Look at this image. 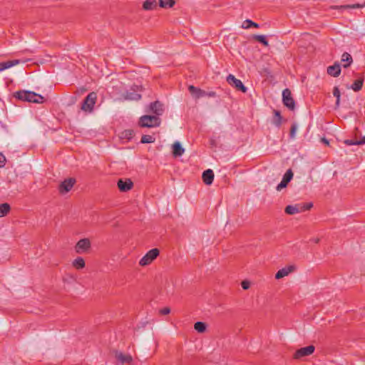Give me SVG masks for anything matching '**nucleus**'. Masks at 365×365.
I'll use <instances>...</instances> for the list:
<instances>
[{
  "label": "nucleus",
  "mask_w": 365,
  "mask_h": 365,
  "mask_svg": "<svg viewBox=\"0 0 365 365\" xmlns=\"http://www.w3.org/2000/svg\"><path fill=\"white\" fill-rule=\"evenodd\" d=\"M159 117L152 115H144L139 118L138 125L142 128H155L160 125Z\"/></svg>",
  "instance_id": "f257e3e1"
},
{
  "label": "nucleus",
  "mask_w": 365,
  "mask_h": 365,
  "mask_svg": "<svg viewBox=\"0 0 365 365\" xmlns=\"http://www.w3.org/2000/svg\"><path fill=\"white\" fill-rule=\"evenodd\" d=\"M96 101L97 93L96 92L89 93L82 102L81 110L86 113H91L93 110Z\"/></svg>",
  "instance_id": "f03ea898"
},
{
  "label": "nucleus",
  "mask_w": 365,
  "mask_h": 365,
  "mask_svg": "<svg viewBox=\"0 0 365 365\" xmlns=\"http://www.w3.org/2000/svg\"><path fill=\"white\" fill-rule=\"evenodd\" d=\"M188 91L191 93V95L196 99L205 96L210 98H213L216 96V93L214 91L207 92L192 85L188 87Z\"/></svg>",
  "instance_id": "7ed1b4c3"
},
{
  "label": "nucleus",
  "mask_w": 365,
  "mask_h": 365,
  "mask_svg": "<svg viewBox=\"0 0 365 365\" xmlns=\"http://www.w3.org/2000/svg\"><path fill=\"white\" fill-rule=\"evenodd\" d=\"M160 254V250L158 248H153L148 251L145 256H143L139 262V264L142 267L150 264L155 260Z\"/></svg>",
  "instance_id": "20e7f679"
},
{
  "label": "nucleus",
  "mask_w": 365,
  "mask_h": 365,
  "mask_svg": "<svg viewBox=\"0 0 365 365\" xmlns=\"http://www.w3.org/2000/svg\"><path fill=\"white\" fill-rule=\"evenodd\" d=\"M14 96L22 101H27L30 103H34L36 99V93L30 91L21 90L16 91L14 93Z\"/></svg>",
  "instance_id": "39448f33"
},
{
  "label": "nucleus",
  "mask_w": 365,
  "mask_h": 365,
  "mask_svg": "<svg viewBox=\"0 0 365 365\" xmlns=\"http://www.w3.org/2000/svg\"><path fill=\"white\" fill-rule=\"evenodd\" d=\"M282 102L284 106L290 110H294L296 108L295 101L294 100L292 92L289 88H285L282 91Z\"/></svg>",
  "instance_id": "423d86ee"
},
{
  "label": "nucleus",
  "mask_w": 365,
  "mask_h": 365,
  "mask_svg": "<svg viewBox=\"0 0 365 365\" xmlns=\"http://www.w3.org/2000/svg\"><path fill=\"white\" fill-rule=\"evenodd\" d=\"M142 91V86H138V85H133L131 88L130 91H126L123 94V99L128 100V101H138L141 98V95L139 93H137V91Z\"/></svg>",
  "instance_id": "0eeeda50"
},
{
  "label": "nucleus",
  "mask_w": 365,
  "mask_h": 365,
  "mask_svg": "<svg viewBox=\"0 0 365 365\" xmlns=\"http://www.w3.org/2000/svg\"><path fill=\"white\" fill-rule=\"evenodd\" d=\"M147 113H152L159 117L164 112V105L159 101L150 103L145 109Z\"/></svg>",
  "instance_id": "6e6552de"
},
{
  "label": "nucleus",
  "mask_w": 365,
  "mask_h": 365,
  "mask_svg": "<svg viewBox=\"0 0 365 365\" xmlns=\"http://www.w3.org/2000/svg\"><path fill=\"white\" fill-rule=\"evenodd\" d=\"M91 247V243L88 238L80 240L75 246V251L78 254H83L88 252Z\"/></svg>",
  "instance_id": "1a4fd4ad"
},
{
  "label": "nucleus",
  "mask_w": 365,
  "mask_h": 365,
  "mask_svg": "<svg viewBox=\"0 0 365 365\" xmlns=\"http://www.w3.org/2000/svg\"><path fill=\"white\" fill-rule=\"evenodd\" d=\"M227 82L234 88H235L237 91H240L244 93H245L247 91V88L245 86L242 82L236 78L235 76L232 74H229L227 76Z\"/></svg>",
  "instance_id": "9d476101"
},
{
  "label": "nucleus",
  "mask_w": 365,
  "mask_h": 365,
  "mask_svg": "<svg viewBox=\"0 0 365 365\" xmlns=\"http://www.w3.org/2000/svg\"><path fill=\"white\" fill-rule=\"evenodd\" d=\"M315 347L313 345H309L305 347L297 349L294 354V359H300L302 357L309 356L314 353Z\"/></svg>",
  "instance_id": "9b49d317"
},
{
  "label": "nucleus",
  "mask_w": 365,
  "mask_h": 365,
  "mask_svg": "<svg viewBox=\"0 0 365 365\" xmlns=\"http://www.w3.org/2000/svg\"><path fill=\"white\" fill-rule=\"evenodd\" d=\"M76 183V179L69 178L61 182L58 186L59 192L65 194L69 192Z\"/></svg>",
  "instance_id": "f8f14e48"
},
{
  "label": "nucleus",
  "mask_w": 365,
  "mask_h": 365,
  "mask_svg": "<svg viewBox=\"0 0 365 365\" xmlns=\"http://www.w3.org/2000/svg\"><path fill=\"white\" fill-rule=\"evenodd\" d=\"M118 187L120 192H128L133 187V182L130 178L119 179L117 182Z\"/></svg>",
  "instance_id": "ddd939ff"
},
{
  "label": "nucleus",
  "mask_w": 365,
  "mask_h": 365,
  "mask_svg": "<svg viewBox=\"0 0 365 365\" xmlns=\"http://www.w3.org/2000/svg\"><path fill=\"white\" fill-rule=\"evenodd\" d=\"M296 269H297V267L294 264L283 267L282 269H281L277 272V273L275 274V279H282L284 277L287 276L289 274L294 272Z\"/></svg>",
  "instance_id": "4468645a"
},
{
  "label": "nucleus",
  "mask_w": 365,
  "mask_h": 365,
  "mask_svg": "<svg viewBox=\"0 0 365 365\" xmlns=\"http://www.w3.org/2000/svg\"><path fill=\"white\" fill-rule=\"evenodd\" d=\"M327 73L333 77H338L341 73V66L338 62H335L334 65L327 67Z\"/></svg>",
  "instance_id": "2eb2a0df"
},
{
  "label": "nucleus",
  "mask_w": 365,
  "mask_h": 365,
  "mask_svg": "<svg viewBox=\"0 0 365 365\" xmlns=\"http://www.w3.org/2000/svg\"><path fill=\"white\" fill-rule=\"evenodd\" d=\"M202 180L205 185H210L214 180V173L211 169H207L202 173Z\"/></svg>",
  "instance_id": "dca6fc26"
},
{
  "label": "nucleus",
  "mask_w": 365,
  "mask_h": 365,
  "mask_svg": "<svg viewBox=\"0 0 365 365\" xmlns=\"http://www.w3.org/2000/svg\"><path fill=\"white\" fill-rule=\"evenodd\" d=\"M185 152V149L182 148L181 143L176 141L173 145V155L175 157L181 156Z\"/></svg>",
  "instance_id": "f3484780"
},
{
  "label": "nucleus",
  "mask_w": 365,
  "mask_h": 365,
  "mask_svg": "<svg viewBox=\"0 0 365 365\" xmlns=\"http://www.w3.org/2000/svg\"><path fill=\"white\" fill-rule=\"evenodd\" d=\"M365 6V3L363 4H346V5H340V6H331V9H360Z\"/></svg>",
  "instance_id": "a211bd4d"
},
{
  "label": "nucleus",
  "mask_w": 365,
  "mask_h": 365,
  "mask_svg": "<svg viewBox=\"0 0 365 365\" xmlns=\"http://www.w3.org/2000/svg\"><path fill=\"white\" fill-rule=\"evenodd\" d=\"M19 63L20 60L17 59L0 62V71L9 68L19 64Z\"/></svg>",
  "instance_id": "6ab92c4d"
},
{
  "label": "nucleus",
  "mask_w": 365,
  "mask_h": 365,
  "mask_svg": "<svg viewBox=\"0 0 365 365\" xmlns=\"http://www.w3.org/2000/svg\"><path fill=\"white\" fill-rule=\"evenodd\" d=\"M364 84V78L360 77L356 81H354L352 85L350 86V88H351L354 91L358 92L361 90Z\"/></svg>",
  "instance_id": "aec40b11"
},
{
  "label": "nucleus",
  "mask_w": 365,
  "mask_h": 365,
  "mask_svg": "<svg viewBox=\"0 0 365 365\" xmlns=\"http://www.w3.org/2000/svg\"><path fill=\"white\" fill-rule=\"evenodd\" d=\"M157 7L156 0H146L143 4V9L145 11L153 10Z\"/></svg>",
  "instance_id": "412c9836"
},
{
  "label": "nucleus",
  "mask_w": 365,
  "mask_h": 365,
  "mask_svg": "<svg viewBox=\"0 0 365 365\" xmlns=\"http://www.w3.org/2000/svg\"><path fill=\"white\" fill-rule=\"evenodd\" d=\"M285 213L287 215H294L300 212L299 205H287L284 209Z\"/></svg>",
  "instance_id": "4be33fe9"
},
{
  "label": "nucleus",
  "mask_w": 365,
  "mask_h": 365,
  "mask_svg": "<svg viewBox=\"0 0 365 365\" xmlns=\"http://www.w3.org/2000/svg\"><path fill=\"white\" fill-rule=\"evenodd\" d=\"M72 265L77 269H81L85 267L86 264L84 259L81 257H78L76 259H75L73 262Z\"/></svg>",
  "instance_id": "5701e85b"
},
{
  "label": "nucleus",
  "mask_w": 365,
  "mask_h": 365,
  "mask_svg": "<svg viewBox=\"0 0 365 365\" xmlns=\"http://www.w3.org/2000/svg\"><path fill=\"white\" fill-rule=\"evenodd\" d=\"M341 61L346 63L343 65V67L348 68L350 66V65L351 64V63L353 61L352 57L349 53L344 52L341 56Z\"/></svg>",
  "instance_id": "b1692460"
},
{
  "label": "nucleus",
  "mask_w": 365,
  "mask_h": 365,
  "mask_svg": "<svg viewBox=\"0 0 365 365\" xmlns=\"http://www.w3.org/2000/svg\"><path fill=\"white\" fill-rule=\"evenodd\" d=\"M116 358L121 363H130L133 361V358L130 355H125L123 353H119L116 354Z\"/></svg>",
  "instance_id": "393cba45"
},
{
  "label": "nucleus",
  "mask_w": 365,
  "mask_h": 365,
  "mask_svg": "<svg viewBox=\"0 0 365 365\" xmlns=\"http://www.w3.org/2000/svg\"><path fill=\"white\" fill-rule=\"evenodd\" d=\"M175 4V0H159L160 7L163 9L172 8Z\"/></svg>",
  "instance_id": "a878e982"
},
{
  "label": "nucleus",
  "mask_w": 365,
  "mask_h": 365,
  "mask_svg": "<svg viewBox=\"0 0 365 365\" xmlns=\"http://www.w3.org/2000/svg\"><path fill=\"white\" fill-rule=\"evenodd\" d=\"M11 206L5 202L0 205V217L6 216L10 211Z\"/></svg>",
  "instance_id": "bb28decb"
},
{
  "label": "nucleus",
  "mask_w": 365,
  "mask_h": 365,
  "mask_svg": "<svg viewBox=\"0 0 365 365\" xmlns=\"http://www.w3.org/2000/svg\"><path fill=\"white\" fill-rule=\"evenodd\" d=\"M194 329L198 333H204L207 329V324L202 322H197L194 324Z\"/></svg>",
  "instance_id": "cd10ccee"
},
{
  "label": "nucleus",
  "mask_w": 365,
  "mask_h": 365,
  "mask_svg": "<svg viewBox=\"0 0 365 365\" xmlns=\"http://www.w3.org/2000/svg\"><path fill=\"white\" fill-rule=\"evenodd\" d=\"M274 118H273V123L277 126L279 127L282 124V115L279 110H274Z\"/></svg>",
  "instance_id": "c85d7f7f"
},
{
  "label": "nucleus",
  "mask_w": 365,
  "mask_h": 365,
  "mask_svg": "<svg viewBox=\"0 0 365 365\" xmlns=\"http://www.w3.org/2000/svg\"><path fill=\"white\" fill-rule=\"evenodd\" d=\"M242 27L243 29H247L250 27L259 28V26L258 24L252 21L250 19H246L245 21H243Z\"/></svg>",
  "instance_id": "c756f323"
},
{
  "label": "nucleus",
  "mask_w": 365,
  "mask_h": 365,
  "mask_svg": "<svg viewBox=\"0 0 365 365\" xmlns=\"http://www.w3.org/2000/svg\"><path fill=\"white\" fill-rule=\"evenodd\" d=\"M253 38L257 41L261 43L264 46H269L268 41L267 40L266 36L264 35H254Z\"/></svg>",
  "instance_id": "7c9ffc66"
},
{
  "label": "nucleus",
  "mask_w": 365,
  "mask_h": 365,
  "mask_svg": "<svg viewBox=\"0 0 365 365\" xmlns=\"http://www.w3.org/2000/svg\"><path fill=\"white\" fill-rule=\"evenodd\" d=\"M134 135H135L134 131L133 130H130V129L125 130L121 133V138H125V139H128V140H130V139L133 138Z\"/></svg>",
  "instance_id": "2f4dec72"
},
{
  "label": "nucleus",
  "mask_w": 365,
  "mask_h": 365,
  "mask_svg": "<svg viewBox=\"0 0 365 365\" xmlns=\"http://www.w3.org/2000/svg\"><path fill=\"white\" fill-rule=\"evenodd\" d=\"M155 138L150 135H143L141 138V143H151L155 141Z\"/></svg>",
  "instance_id": "473e14b6"
},
{
  "label": "nucleus",
  "mask_w": 365,
  "mask_h": 365,
  "mask_svg": "<svg viewBox=\"0 0 365 365\" xmlns=\"http://www.w3.org/2000/svg\"><path fill=\"white\" fill-rule=\"evenodd\" d=\"M293 172L291 169H289L287 170V172L284 173V176H283V180L287 181V182H289L292 178H293Z\"/></svg>",
  "instance_id": "72a5a7b5"
},
{
  "label": "nucleus",
  "mask_w": 365,
  "mask_h": 365,
  "mask_svg": "<svg viewBox=\"0 0 365 365\" xmlns=\"http://www.w3.org/2000/svg\"><path fill=\"white\" fill-rule=\"evenodd\" d=\"M297 125L295 123H292V125H291L290 132H289L290 138L293 139L295 138V133L297 131Z\"/></svg>",
  "instance_id": "f704fd0d"
},
{
  "label": "nucleus",
  "mask_w": 365,
  "mask_h": 365,
  "mask_svg": "<svg viewBox=\"0 0 365 365\" xmlns=\"http://www.w3.org/2000/svg\"><path fill=\"white\" fill-rule=\"evenodd\" d=\"M313 207L312 202L304 203L302 205H299V208L301 212L306 211L310 210Z\"/></svg>",
  "instance_id": "c9c22d12"
},
{
  "label": "nucleus",
  "mask_w": 365,
  "mask_h": 365,
  "mask_svg": "<svg viewBox=\"0 0 365 365\" xmlns=\"http://www.w3.org/2000/svg\"><path fill=\"white\" fill-rule=\"evenodd\" d=\"M34 98L36 99L34 103H43L45 101V98L36 93Z\"/></svg>",
  "instance_id": "e433bc0d"
},
{
  "label": "nucleus",
  "mask_w": 365,
  "mask_h": 365,
  "mask_svg": "<svg viewBox=\"0 0 365 365\" xmlns=\"http://www.w3.org/2000/svg\"><path fill=\"white\" fill-rule=\"evenodd\" d=\"M288 183L289 182L282 179L281 182L278 184V185L277 186V190L280 191L282 189L285 188L287 186Z\"/></svg>",
  "instance_id": "4c0bfd02"
},
{
  "label": "nucleus",
  "mask_w": 365,
  "mask_h": 365,
  "mask_svg": "<svg viewBox=\"0 0 365 365\" xmlns=\"http://www.w3.org/2000/svg\"><path fill=\"white\" fill-rule=\"evenodd\" d=\"M344 144H346L347 145H359V140H354L347 139V140H345L344 141Z\"/></svg>",
  "instance_id": "58836bf2"
},
{
  "label": "nucleus",
  "mask_w": 365,
  "mask_h": 365,
  "mask_svg": "<svg viewBox=\"0 0 365 365\" xmlns=\"http://www.w3.org/2000/svg\"><path fill=\"white\" fill-rule=\"evenodd\" d=\"M333 95L336 98H340V91L337 86H335L333 89Z\"/></svg>",
  "instance_id": "ea45409f"
},
{
  "label": "nucleus",
  "mask_w": 365,
  "mask_h": 365,
  "mask_svg": "<svg viewBox=\"0 0 365 365\" xmlns=\"http://www.w3.org/2000/svg\"><path fill=\"white\" fill-rule=\"evenodd\" d=\"M6 160L5 156L1 153H0V168L5 166Z\"/></svg>",
  "instance_id": "a19ab883"
},
{
  "label": "nucleus",
  "mask_w": 365,
  "mask_h": 365,
  "mask_svg": "<svg viewBox=\"0 0 365 365\" xmlns=\"http://www.w3.org/2000/svg\"><path fill=\"white\" fill-rule=\"evenodd\" d=\"M241 285L243 289H248L250 288V283L247 280H244L242 282Z\"/></svg>",
  "instance_id": "79ce46f5"
},
{
  "label": "nucleus",
  "mask_w": 365,
  "mask_h": 365,
  "mask_svg": "<svg viewBox=\"0 0 365 365\" xmlns=\"http://www.w3.org/2000/svg\"><path fill=\"white\" fill-rule=\"evenodd\" d=\"M170 312V309L169 307H165L160 310V314L162 315L168 314Z\"/></svg>",
  "instance_id": "37998d69"
},
{
  "label": "nucleus",
  "mask_w": 365,
  "mask_h": 365,
  "mask_svg": "<svg viewBox=\"0 0 365 365\" xmlns=\"http://www.w3.org/2000/svg\"><path fill=\"white\" fill-rule=\"evenodd\" d=\"M339 104H340V98H338L336 100V103H335L336 108H339Z\"/></svg>",
  "instance_id": "c03bdc74"
},
{
  "label": "nucleus",
  "mask_w": 365,
  "mask_h": 365,
  "mask_svg": "<svg viewBox=\"0 0 365 365\" xmlns=\"http://www.w3.org/2000/svg\"><path fill=\"white\" fill-rule=\"evenodd\" d=\"M359 145L365 144V136L362 137L361 140H359Z\"/></svg>",
  "instance_id": "a18cd8bd"
},
{
  "label": "nucleus",
  "mask_w": 365,
  "mask_h": 365,
  "mask_svg": "<svg viewBox=\"0 0 365 365\" xmlns=\"http://www.w3.org/2000/svg\"><path fill=\"white\" fill-rule=\"evenodd\" d=\"M322 141L324 144H326V145H329V140H328L327 138H322Z\"/></svg>",
  "instance_id": "49530a36"
},
{
  "label": "nucleus",
  "mask_w": 365,
  "mask_h": 365,
  "mask_svg": "<svg viewBox=\"0 0 365 365\" xmlns=\"http://www.w3.org/2000/svg\"><path fill=\"white\" fill-rule=\"evenodd\" d=\"M312 240H313V242H314L315 243H319V241H320L319 238L313 239Z\"/></svg>",
  "instance_id": "de8ad7c7"
}]
</instances>
